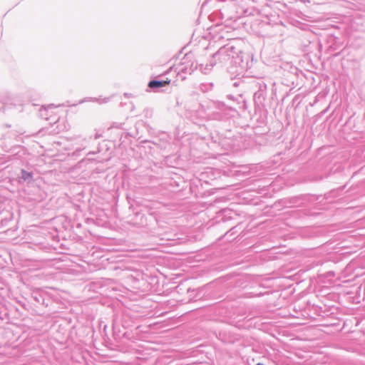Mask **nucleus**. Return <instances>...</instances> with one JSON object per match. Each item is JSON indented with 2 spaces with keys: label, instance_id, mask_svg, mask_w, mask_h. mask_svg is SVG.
Instances as JSON below:
<instances>
[{
  "label": "nucleus",
  "instance_id": "0eeeda50",
  "mask_svg": "<svg viewBox=\"0 0 365 365\" xmlns=\"http://www.w3.org/2000/svg\"><path fill=\"white\" fill-rule=\"evenodd\" d=\"M108 98H105V99H103V101H99V103H106V102H107V100H108Z\"/></svg>",
  "mask_w": 365,
  "mask_h": 365
},
{
  "label": "nucleus",
  "instance_id": "f257e3e1",
  "mask_svg": "<svg viewBox=\"0 0 365 365\" xmlns=\"http://www.w3.org/2000/svg\"><path fill=\"white\" fill-rule=\"evenodd\" d=\"M227 63L237 68L235 72H241L247 68V63L244 61L243 53L232 43L221 47L215 53L209 64H200V69L204 73H207L215 65L220 64L223 66Z\"/></svg>",
  "mask_w": 365,
  "mask_h": 365
},
{
  "label": "nucleus",
  "instance_id": "7ed1b4c3",
  "mask_svg": "<svg viewBox=\"0 0 365 365\" xmlns=\"http://www.w3.org/2000/svg\"><path fill=\"white\" fill-rule=\"evenodd\" d=\"M170 81H159V80H153L150 81L148 83L149 88L151 89H158L159 88L163 87L165 86H167L170 83Z\"/></svg>",
  "mask_w": 365,
  "mask_h": 365
},
{
  "label": "nucleus",
  "instance_id": "20e7f679",
  "mask_svg": "<svg viewBox=\"0 0 365 365\" xmlns=\"http://www.w3.org/2000/svg\"><path fill=\"white\" fill-rule=\"evenodd\" d=\"M261 98H264L262 91H257L254 94V101L255 103H261Z\"/></svg>",
  "mask_w": 365,
  "mask_h": 365
},
{
  "label": "nucleus",
  "instance_id": "f03ea898",
  "mask_svg": "<svg viewBox=\"0 0 365 365\" xmlns=\"http://www.w3.org/2000/svg\"><path fill=\"white\" fill-rule=\"evenodd\" d=\"M197 63H194V62L191 61L190 56L185 55V56L182 59L180 64L177 66L176 70L178 71V74H191L195 69H197Z\"/></svg>",
  "mask_w": 365,
  "mask_h": 365
},
{
  "label": "nucleus",
  "instance_id": "423d86ee",
  "mask_svg": "<svg viewBox=\"0 0 365 365\" xmlns=\"http://www.w3.org/2000/svg\"><path fill=\"white\" fill-rule=\"evenodd\" d=\"M258 0H247V4H250V3H255V2H257Z\"/></svg>",
  "mask_w": 365,
  "mask_h": 365
},
{
  "label": "nucleus",
  "instance_id": "39448f33",
  "mask_svg": "<svg viewBox=\"0 0 365 365\" xmlns=\"http://www.w3.org/2000/svg\"><path fill=\"white\" fill-rule=\"evenodd\" d=\"M21 178L24 179V180H29L32 178V175L31 173H29L24 170H21Z\"/></svg>",
  "mask_w": 365,
  "mask_h": 365
}]
</instances>
